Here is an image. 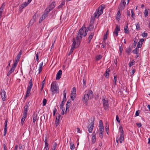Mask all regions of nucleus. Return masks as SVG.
Here are the masks:
<instances>
[{"label": "nucleus", "mask_w": 150, "mask_h": 150, "mask_svg": "<svg viewBox=\"0 0 150 150\" xmlns=\"http://www.w3.org/2000/svg\"><path fill=\"white\" fill-rule=\"evenodd\" d=\"M120 11L119 10L118 11L117 13V14L116 15L117 16L119 17H118V18L119 19H120V16H121V13L120 12Z\"/></svg>", "instance_id": "obj_47"}, {"label": "nucleus", "mask_w": 150, "mask_h": 150, "mask_svg": "<svg viewBox=\"0 0 150 150\" xmlns=\"http://www.w3.org/2000/svg\"><path fill=\"white\" fill-rule=\"evenodd\" d=\"M57 111V110L56 108H54V109L53 110V116H54L55 114V113H56V112Z\"/></svg>", "instance_id": "obj_64"}, {"label": "nucleus", "mask_w": 150, "mask_h": 150, "mask_svg": "<svg viewBox=\"0 0 150 150\" xmlns=\"http://www.w3.org/2000/svg\"><path fill=\"white\" fill-rule=\"evenodd\" d=\"M96 137L95 136H93L92 137V143L93 144H94L96 141Z\"/></svg>", "instance_id": "obj_35"}, {"label": "nucleus", "mask_w": 150, "mask_h": 150, "mask_svg": "<svg viewBox=\"0 0 150 150\" xmlns=\"http://www.w3.org/2000/svg\"><path fill=\"white\" fill-rule=\"evenodd\" d=\"M71 94L72 95L73 94L76 95V88L74 87L72 89L71 91Z\"/></svg>", "instance_id": "obj_26"}, {"label": "nucleus", "mask_w": 150, "mask_h": 150, "mask_svg": "<svg viewBox=\"0 0 150 150\" xmlns=\"http://www.w3.org/2000/svg\"><path fill=\"white\" fill-rule=\"evenodd\" d=\"M37 113L34 112L33 113L32 117H33V123H34L37 120Z\"/></svg>", "instance_id": "obj_20"}, {"label": "nucleus", "mask_w": 150, "mask_h": 150, "mask_svg": "<svg viewBox=\"0 0 150 150\" xmlns=\"http://www.w3.org/2000/svg\"><path fill=\"white\" fill-rule=\"evenodd\" d=\"M57 146V144L56 142H55L53 145V149H52V150H55Z\"/></svg>", "instance_id": "obj_48"}, {"label": "nucleus", "mask_w": 150, "mask_h": 150, "mask_svg": "<svg viewBox=\"0 0 150 150\" xmlns=\"http://www.w3.org/2000/svg\"><path fill=\"white\" fill-rule=\"evenodd\" d=\"M126 25L124 27V32L126 34H128L129 33L128 28V22H126Z\"/></svg>", "instance_id": "obj_13"}, {"label": "nucleus", "mask_w": 150, "mask_h": 150, "mask_svg": "<svg viewBox=\"0 0 150 150\" xmlns=\"http://www.w3.org/2000/svg\"><path fill=\"white\" fill-rule=\"evenodd\" d=\"M59 124V120H56L55 121V125L56 127H57Z\"/></svg>", "instance_id": "obj_42"}, {"label": "nucleus", "mask_w": 150, "mask_h": 150, "mask_svg": "<svg viewBox=\"0 0 150 150\" xmlns=\"http://www.w3.org/2000/svg\"><path fill=\"white\" fill-rule=\"evenodd\" d=\"M5 3H3L2 5L1 6L0 8V11H3L5 7Z\"/></svg>", "instance_id": "obj_37"}, {"label": "nucleus", "mask_w": 150, "mask_h": 150, "mask_svg": "<svg viewBox=\"0 0 150 150\" xmlns=\"http://www.w3.org/2000/svg\"><path fill=\"white\" fill-rule=\"evenodd\" d=\"M32 83V79H31L29 81V85L27 87L26 95L24 97V99L25 100L30 95V92L33 85Z\"/></svg>", "instance_id": "obj_2"}, {"label": "nucleus", "mask_w": 150, "mask_h": 150, "mask_svg": "<svg viewBox=\"0 0 150 150\" xmlns=\"http://www.w3.org/2000/svg\"><path fill=\"white\" fill-rule=\"evenodd\" d=\"M0 95L1 96V98L3 101H4L6 100V92L4 89H1L0 92Z\"/></svg>", "instance_id": "obj_9"}, {"label": "nucleus", "mask_w": 150, "mask_h": 150, "mask_svg": "<svg viewBox=\"0 0 150 150\" xmlns=\"http://www.w3.org/2000/svg\"><path fill=\"white\" fill-rule=\"evenodd\" d=\"M103 56L101 55H97L96 57V60L98 61L101 59L102 58Z\"/></svg>", "instance_id": "obj_29"}, {"label": "nucleus", "mask_w": 150, "mask_h": 150, "mask_svg": "<svg viewBox=\"0 0 150 150\" xmlns=\"http://www.w3.org/2000/svg\"><path fill=\"white\" fill-rule=\"evenodd\" d=\"M124 134H120L119 140H124Z\"/></svg>", "instance_id": "obj_41"}, {"label": "nucleus", "mask_w": 150, "mask_h": 150, "mask_svg": "<svg viewBox=\"0 0 150 150\" xmlns=\"http://www.w3.org/2000/svg\"><path fill=\"white\" fill-rule=\"evenodd\" d=\"M102 101L104 109L106 111L109 110V104L107 99L106 100L105 98L103 97Z\"/></svg>", "instance_id": "obj_5"}, {"label": "nucleus", "mask_w": 150, "mask_h": 150, "mask_svg": "<svg viewBox=\"0 0 150 150\" xmlns=\"http://www.w3.org/2000/svg\"><path fill=\"white\" fill-rule=\"evenodd\" d=\"M135 63V61L133 60L132 62H130L128 64L129 67H130L132 66Z\"/></svg>", "instance_id": "obj_36"}, {"label": "nucleus", "mask_w": 150, "mask_h": 150, "mask_svg": "<svg viewBox=\"0 0 150 150\" xmlns=\"http://www.w3.org/2000/svg\"><path fill=\"white\" fill-rule=\"evenodd\" d=\"M140 110H138L136 112L135 117H137L139 115V114L140 112Z\"/></svg>", "instance_id": "obj_55"}, {"label": "nucleus", "mask_w": 150, "mask_h": 150, "mask_svg": "<svg viewBox=\"0 0 150 150\" xmlns=\"http://www.w3.org/2000/svg\"><path fill=\"white\" fill-rule=\"evenodd\" d=\"M84 31L82 28H80L78 32L76 39L77 41H79V40L81 39L82 36H83Z\"/></svg>", "instance_id": "obj_6"}, {"label": "nucleus", "mask_w": 150, "mask_h": 150, "mask_svg": "<svg viewBox=\"0 0 150 150\" xmlns=\"http://www.w3.org/2000/svg\"><path fill=\"white\" fill-rule=\"evenodd\" d=\"M47 138H45V146L44 150H49V148L48 147V143L47 142Z\"/></svg>", "instance_id": "obj_15"}, {"label": "nucleus", "mask_w": 150, "mask_h": 150, "mask_svg": "<svg viewBox=\"0 0 150 150\" xmlns=\"http://www.w3.org/2000/svg\"><path fill=\"white\" fill-rule=\"evenodd\" d=\"M132 49H131L130 46H129V47L126 50V52L129 55Z\"/></svg>", "instance_id": "obj_32"}, {"label": "nucleus", "mask_w": 150, "mask_h": 150, "mask_svg": "<svg viewBox=\"0 0 150 150\" xmlns=\"http://www.w3.org/2000/svg\"><path fill=\"white\" fill-rule=\"evenodd\" d=\"M27 115V112L24 110L23 116L26 117Z\"/></svg>", "instance_id": "obj_51"}, {"label": "nucleus", "mask_w": 150, "mask_h": 150, "mask_svg": "<svg viewBox=\"0 0 150 150\" xmlns=\"http://www.w3.org/2000/svg\"><path fill=\"white\" fill-rule=\"evenodd\" d=\"M142 35L143 37L146 38L147 36V33L144 32L142 33Z\"/></svg>", "instance_id": "obj_62"}, {"label": "nucleus", "mask_w": 150, "mask_h": 150, "mask_svg": "<svg viewBox=\"0 0 150 150\" xmlns=\"http://www.w3.org/2000/svg\"><path fill=\"white\" fill-rule=\"evenodd\" d=\"M28 5V3L26 2L23 3L21 5V8L22 9Z\"/></svg>", "instance_id": "obj_27"}, {"label": "nucleus", "mask_w": 150, "mask_h": 150, "mask_svg": "<svg viewBox=\"0 0 150 150\" xmlns=\"http://www.w3.org/2000/svg\"><path fill=\"white\" fill-rule=\"evenodd\" d=\"M94 35V32H91L89 35L88 39V43L90 44L91 42L92 39L93 38Z\"/></svg>", "instance_id": "obj_11"}, {"label": "nucleus", "mask_w": 150, "mask_h": 150, "mask_svg": "<svg viewBox=\"0 0 150 150\" xmlns=\"http://www.w3.org/2000/svg\"><path fill=\"white\" fill-rule=\"evenodd\" d=\"M99 127H103V123L102 120H100L99 121Z\"/></svg>", "instance_id": "obj_59"}, {"label": "nucleus", "mask_w": 150, "mask_h": 150, "mask_svg": "<svg viewBox=\"0 0 150 150\" xmlns=\"http://www.w3.org/2000/svg\"><path fill=\"white\" fill-rule=\"evenodd\" d=\"M132 71L131 72V73L132 74L131 75L132 76L135 72L136 70L135 69H134V68H133V67H132Z\"/></svg>", "instance_id": "obj_49"}, {"label": "nucleus", "mask_w": 150, "mask_h": 150, "mask_svg": "<svg viewBox=\"0 0 150 150\" xmlns=\"http://www.w3.org/2000/svg\"><path fill=\"white\" fill-rule=\"evenodd\" d=\"M138 48L136 47L134 50L132 51V52L135 54H137L138 53L137 50Z\"/></svg>", "instance_id": "obj_57"}, {"label": "nucleus", "mask_w": 150, "mask_h": 150, "mask_svg": "<svg viewBox=\"0 0 150 150\" xmlns=\"http://www.w3.org/2000/svg\"><path fill=\"white\" fill-rule=\"evenodd\" d=\"M123 47H122V45H121L120 46H119V51H120V56L122 54V52L123 51Z\"/></svg>", "instance_id": "obj_33"}, {"label": "nucleus", "mask_w": 150, "mask_h": 150, "mask_svg": "<svg viewBox=\"0 0 150 150\" xmlns=\"http://www.w3.org/2000/svg\"><path fill=\"white\" fill-rule=\"evenodd\" d=\"M70 149L71 150H73L75 148V147L74 146V144L73 143H72L71 142L70 143Z\"/></svg>", "instance_id": "obj_39"}, {"label": "nucleus", "mask_w": 150, "mask_h": 150, "mask_svg": "<svg viewBox=\"0 0 150 150\" xmlns=\"http://www.w3.org/2000/svg\"><path fill=\"white\" fill-rule=\"evenodd\" d=\"M26 117L23 116V117L21 119V124H22V125H23L24 122L25 121V120Z\"/></svg>", "instance_id": "obj_44"}, {"label": "nucleus", "mask_w": 150, "mask_h": 150, "mask_svg": "<svg viewBox=\"0 0 150 150\" xmlns=\"http://www.w3.org/2000/svg\"><path fill=\"white\" fill-rule=\"evenodd\" d=\"M104 75L106 78H108L109 76V73L108 72L106 71L105 73L104 74Z\"/></svg>", "instance_id": "obj_45"}, {"label": "nucleus", "mask_w": 150, "mask_h": 150, "mask_svg": "<svg viewBox=\"0 0 150 150\" xmlns=\"http://www.w3.org/2000/svg\"><path fill=\"white\" fill-rule=\"evenodd\" d=\"M136 30H139L140 29V25L139 23H136Z\"/></svg>", "instance_id": "obj_31"}, {"label": "nucleus", "mask_w": 150, "mask_h": 150, "mask_svg": "<svg viewBox=\"0 0 150 150\" xmlns=\"http://www.w3.org/2000/svg\"><path fill=\"white\" fill-rule=\"evenodd\" d=\"M51 90L53 95L55 93H59V88L56 85V82H53L52 83Z\"/></svg>", "instance_id": "obj_4"}, {"label": "nucleus", "mask_w": 150, "mask_h": 150, "mask_svg": "<svg viewBox=\"0 0 150 150\" xmlns=\"http://www.w3.org/2000/svg\"><path fill=\"white\" fill-rule=\"evenodd\" d=\"M103 132H100L99 135V137H100V138L102 139L103 137Z\"/></svg>", "instance_id": "obj_63"}, {"label": "nucleus", "mask_w": 150, "mask_h": 150, "mask_svg": "<svg viewBox=\"0 0 150 150\" xmlns=\"http://www.w3.org/2000/svg\"><path fill=\"white\" fill-rule=\"evenodd\" d=\"M47 102V100L46 99L44 98L43 100L42 103H43V105L45 106L46 105Z\"/></svg>", "instance_id": "obj_53"}, {"label": "nucleus", "mask_w": 150, "mask_h": 150, "mask_svg": "<svg viewBox=\"0 0 150 150\" xmlns=\"http://www.w3.org/2000/svg\"><path fill=\"white\" fill-rule=\"evenodd\" d=\"M99 132H104V127H99Z\"/></svg>", "instance_id": "obj_50"}, {"label": "nucleus", "mask_w": 150, "mask_h": 150, "mask_svg": "<svg viewBox=\"0 0 150 150\" xmlns=\"http://www.w3.org/2000/svg\"><path fill=\"white\" fill-rule=\"evenodd\" d=\"M127 88L126 86H122L121 87V91L123 93L127 92Z\"/></svg>", "instance_id": "obj_21"}, {"label": "nucleus", "mask_w": 150, "mask_h": 150, "mask_svg": "<svg viewBox=\"0 0 150 150\" xmlns=\"http://www.w3.org/2000/svg\"><path fill=\"white\" fill-rule=\"evenodd\" d=\"M119 131L120 132L121 134H124L122 127V125H120L119 128Z\"/></svg>", "instance_id": "obj_30"}, {"label": "nucleus", "mask_w": 150, "mask_h": 150, "mask_svg": "<svg viewBox=\"0 0 150 150\" xmlns=\"http://www.w3.org/2000/svg\"><path fill=\"white\" fill-rule=\"evenodd\" d=\"M144 16L145 17H146L148 16V12L147 10H145L144 13Z\"/></svg>", "instance_id": "obj_54"}, {"label": "nucleus", "mask_w": 150, "mask_h": 150, "mask_svg": "<svg viewBox=\"0 0 150 150\" xmlns=\"http://www.w3.org/2000/svg\"><path fill=\"white\" fill-rule=\"evenodd\" d=\"M21 57V56L17 55L16 57V60L15 61L13 64H14V66H16V65L17 66L18 63V62Z\"/></svg>", "instance_id": "obj_17"}, {"label": "nucleus", "mask_w": 150, "mask_h": 150, "mask_svg": "<svg viewBox=\"0 0 150 150\" xmlns=\"http://www.w3.org/2000/svg\"><path fill=\"white\" fill-rule=\"evenodd\" d=\"M55 2H52L51 4L47 7H49L51 10H52L55 6Z\"/></svg>", "instance_id": "obj_18"}, {"label": "nucleus", "mask_w": 150, "mask_h": 150, "mask_svg": "<svg viewBox=\"0 0 150 150\" xmlns=\"http://www.w3.org/2000/svg\"><path fill=\"white\" fill-rule=\"evenodd\" d=\"M62 74V71L61 70H60L57 73L56 75V80H59Z\"/></svg>", "instance_id": "obj_12"}, {"label": "nucleus", "mask_w": 150, "mask_h": 150, "mask_svg": "<svg viewBox=\"0 0 150 150\" xmlns=\"http://www.w3.org/2000/svg\"><path fill=\"white\" fill-rule=\"evenodd\" d=\"M72 96H70L72 100H74L76 97V95L73 94Z\"/></svg>", "instance_id": "obj_60"}, {"label": "nucleus", "mask_w": 150, "mask_h": 150, "mask_svg": "<svg viewBox=\"0 0 150 150\" xmlns=\"http://www.w3.org/2000/svg\"><path fill=\"white\" fill-rule=\"evenodd\" d=\"M137 38L135 37L134 38V43L133 45V47L135 48L136 46L137 43Z\"/></svg>", "instance_id": "obj_28"}, {"label": "nucleus", "mask_w": 150, "mask_h": 150, "mask_svg": "<svg viewBox=\"0 0 150 150\" xmlns=\"http://www.w3.org/2000/svg\"><path fill=\"white\" fill-rule=\"evenodd\" d=\"M93 92L92 90H86L84 92V97L83 99L85 100L86 102L88 101L89 99L91 98L93 96Z\"/></svg>", "instance_id": "obj_1"}, {"label": "nucleus", "mask_w": 150, "mask_h": 150, "mask_svg": "<svg viewBox=\"0 0 150 150\" xmlns=\"http://www.w3.org/2000/svg\"><path fill=\"white\" fill-rule=\"evenodd\" d=\"M29 102H27L26 103L24 107V110L28 112V108L29 106Z\"/></svg>", "instance_id": "obj_22"}, {"label": "nucleus", "mask_w": 150, "mask_h": 150, "mask_svg": "<svg viewBox=\"0 0 150 150\" xmlns=\"http://www.w3.org/2000/svg\"><path fill=\"white\" fill-rule=\"evenodd\" d=\"M49 8H50L49 7H47L45 10L44 13L48 16V14L51 10Z\"/></svg>", "instance_id": "obj_24"}, {"label": "nucleus", "mask_w": 150, "mask_h": 150, "mask_svg": "<svg viewBox=\"0 0 150 150\" xmlns=\"http://www.w3.org/2000/svg\"><path fill=\"white\" fill-rule=\"evenodd\" d=\"M56 115H57V116L56 117V120H59L61 117L60 115L58 113H57Z\"/></svg>", "instance_id": "obj_46"}, {"label": "nucleus", "mask_w": 150, "mask_h": 150, "mask_svg": "<svg viewBox=\"0 0 150 150\" xmlns=\"http://www.w3.org/2000/svg\"><path fill=\"white\" fill-rule=\"evenodd\" d=\"M125 7L124 5H123L122 3H120L119 5L118 9L122 11L124 9Z\"/></svg>", "instance_id": "obj_19"}, {"label": "nucleus", "mask_w": 150, "mask_h": 150, "mask_svg": "<svg viewBox=\"0 0 150 150\" xmlns=\"http://www.w3.org/2000/svg\"><path fill=\"white\" fill-rule=\"evenodd\" d=\"M83 87H84L86 85V79H85L84 77L83 79Z\"/></svg>", "instance_id": "obj_56"}, {"label": "nucleus", "mask_w": 150, "mask_h": 150, "mask_svg": "<svg viewBox=\"0 0 150 150\" xmlns=\"http://www.w3.org/2000/svg\"><path fill=\"white\" fill-rule=\"evenodd\" d=\"M16 66H17L16 65V66H14V64H13V65L12 66V67L7 73V76H9L12 72H13L14 70L15 69V68Z\"/></svg>", "instance_id": "obj_14"}, {"label": "nucleus", "mask_w": 150, "mask_h": 150, "mask_svg": "<svg viewBox=\"0 0 150 150\" xmlns=\"http://www.w3.org/2000/svg\"><path fill=\"white\" fill-rule=\"evenodd\" d=\"M69 104H66V110L65 111V113H66L67 112V110H68V111L69 110Z\"/></svg>", "instance_id": "obj_40"}, {"label": "nucleus", "mask_w": 150, "mask_h": 150, "mask_svg": "<svg viewBox=\"0 0 150 150\" xmlns=\"http://www.w3.org/2000/svg\"><path fill=\"white\" fill-rule=\"evenodd\" d=\"M65 3L64 2H62L61 4L58 6V8H62L64 4Z\"/></svg>", "instance_id": "obj_52"}, {"label": "nucleus", "mask_w": 150, "mask_h": 150, "mask_svg": "<svg viewBox=\"0 0 150 150\" xmlns=\"http://www.w3.org/2000/svg\"><path fill=\"white\" fill-rule=\"evenodd\" d=\"M93 24V22L91 21L88 26V27L90 28V29H91V30H92L93 29L94 25Z\"/></svg>", "instance_id": "obj_23"}, {"label": "nucleus", "mask_w": 150, "mask_h": 150, "mask_svg": "<svg viewBox=\"0 0 150 150\" xmlns=\"http://www.w3.org/2000/svg\"><path fill=\"white\" fill-rule=\"evenodd\" d=\"M117 74H115L114 76V79L113 80V82L115 85L116 84V82L117 81Z\"/></svg>", "instance_id": "obj_25"}, {"label": "nucleus", "mask_w": 150, "mask_h": 150, "mask_svg": "<svg viewBox=\"0 0 150 150\" xmlns=\"http://www.w3.org/2000/svg\"><path fill=\"white\" fill-rule=\"evenodd\" d=\"M105 132H106L107 134H108V133L109 126H108V127H107L106 125L105 127Z\"/></svg>", "instance_id": "obj_61"}, {"label": "nucleus", "mask_w": 150, "mask_h": 150, "mask_svg": "<svg viewBox=\"0 0 150 150\" xmlns=\"http://www.w3.org/2000/svg\"><path fill=\"white\" fill-rule=\"evenodd\" d=\"M80 41H77L76 43L75 39L74 38H73L72 44L70 51L69 54V56L73 52L75 48V45H76V48L78 47L80 45Z\"/></svg>", "instance_id": "obj_3"}, {"label": "nucleus", "mask_w": 150, "mask_h": 150, "mask_svg": "<svg viewBox=\"0 0 150 150\" xmlns=\"http://www.w3.org/2000/svg\"><path fill=\"white\" fill-rule=\"evenodd\" d=\"M48 16L45 13H43V14L42 15L41 17L40 18V19L39 20V23H41L42 21L44 20L46 17H47Z\"/></svg>", "instance_id": "obj_16"}, {"label": "nucleus", "mask_w": 150, "mask_h": 150, "mask_svg": "<svg viewBox=\"0 0 150 150\" xmlns=\"http://www.w3.org/2000/svg\"><path fill=\"white\" fill-rule=\"evenodd\" d=\"M142 43L140 41L137 44V48H140L142 46Z\"/></svg>", "instance_id": "obj_34"}, {"label": "nucleus", "mask_w": 150, "mask_h": 150, "mask_svg": "<svg viewBox=\"0 0 150 150\" xmlns=\"http://www.w3.org/2000/svg\"><path fill=\"white\" fill-rule=\"evenodd\" d=\"M91 122L89 124L87 127L88 128V131L89 133H91L92 132V130L94 126V122L95 121V118L91 119Z\"/></svg>", "instance_id": "obj_8"}, {"label": "nucleus", "mask_w": 150, "mask_h": 150, "mask_svg": "<svg viewBox=\"0 0 150 150\" xmlns=\"http://www.w3.org/2000/svg\"><path fill=\"white\" fill-rule=\"evenodd\" d=\"M131 17L133 18L132 20L134 19V17L135 16V14L134 13L133 9H131Z\"/></svg>", "instance_id": "obj_43"}, {"label": "nucleus", "mask_w": 150, "mask_h": 150, "mask_svg": "<svg viewBox=\"0 0 150 150\" xmlns=\"http://www.w3.org/2000/svg\"><path fill=\"white\" fill-rule=\"evenodd\" d=\"M40 54V52H37L36 54V60L37 62H38L39 61V57Z\"/></svg>", "instance_id": "obj_38"}, {"label": "nucleus", "mask_w": 150, "mask_h": 150, "mask_svg": "<svg viewBox=\"0 0 150 150\" xmlns=\"http://www.w3.org/2000/svg\"><path fill=\"white\" fill-rule=\"evenodd\" d=\"M120 30V27H118L117 25L115 29V31L113 32V34H115V37H117L118 36V32Z\"/></svg>", "instance_id": "obj_10"}, {"label": "nucleus", "mask_w": 150, "mask_h": 150, "mask_svg": "<svg viewBox=\"0 0 150 150\" xmlns=\"http://www.w3.org/2000/svg\"><path fill=\"white\" fill-rule=\"evenodd\" d=\"M104 8V6H103L102 5L100 6L98 8L97 12H95L94 14V17H96L98 14V16L101 15L103 13V9Z\"/></svg>", "instance_id": "obj_7"}, {"label": "nucleus", "mask_w": 150, "mask_h": 150, "mask_svg": "<svg viewBox=\"0 0 150 150\" xmlns=\"http://www.w3.org/2000/svg\"><path fill=\"white\" fill-rule=\"evenodd\" d=\"M7 122H8V119L7 118L5 120L4 123V128H7Z\"/></svg>", "instance_id": "obj_58"}]
</instances>
